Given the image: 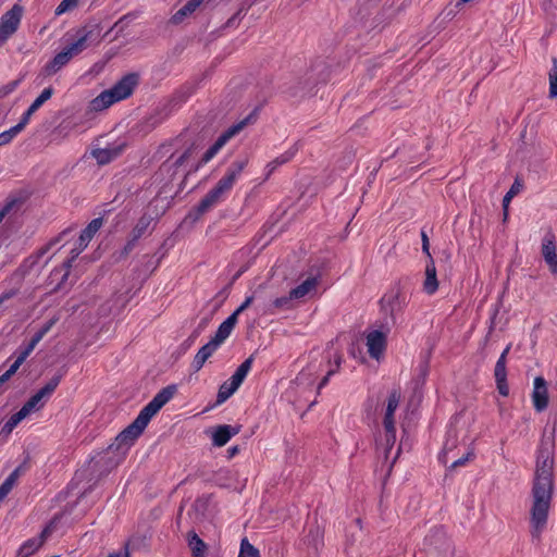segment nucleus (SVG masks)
I'll use <instances>...</instances> for the list:
<instances>
[{"instance_id": "35", "label": "nucleus", "mask_w": 557, "mask_h": 557, "mask_svg": "<svg viewBox=\"0 0 557 557\" xmlns=\"http://www.w3.org/2000/svg\"><path fill=\"white\" fill-rule=\"evenodd\" d=\"M238 557H260L259 550L244 537L240 542V550Z\"/></svg>"}, {"instance_id": "3", "label": "nucleus", "mask_w": 557, "mask_h": 557, "mask_svg": "<svg viewBox=\"0 0 557 557\" xmlns=\"http://www.w3.org/2000/svg\"><path fill=\"white\" fill-rule=\"evenodd\" d=\"M139 75L137 73H128L123 76L110 89L103 90L99 96L89 103L91 111H102L113 103L128 98L135 87L138 85Z\"/></svg>"}, {"instance_id": "6", "label": "nucleus", "mask_w": 557, "mask_h": 557, "mask_svg": "<svg viewBox=\"0 0 557 557\" xmlns=\"http://www.w3.org/2000/svg\"><path fill=\"white\" fill-rule=\"evenodd\" d=\"M424 544L431 555L437 557H453L454 547L445 531L442 528H435L425 536Z\"/></svg>"}, {"instance_id": "42", "label": "nucleus", "mask_w": 557, "mask_h": 557, "mask_svg": "<svg viewBox=\"0 0 557 557\" xmlns=\"http://www.w3.org/2000/svg\"><path fill=\"white\" fill-rule=\"evenodd\" d=\"M21 82H22V77L8 83L7 85L1 86L0 87V99L5 98L10 94H12L17 88V86L20 85Z\"/></svg>"}, {"instance_id": "52", "label": "nucleus", "mask_w": 557, "mask_h": 557, "mask_svg": "<svg viewBox=\"0 0 557 557\" xmlns=\"http://www.w3.org/2000/svg\"><path fill=\"white\" fill-rule=\"evenodd\" d=\"M57 321H58V318L50 319L38 331L40 333H42V335L45 336L53 327V325L57 323Z\"/></svg>"}, {"instance_id": "32", "label": "nucleus", "mask_w": 557, "mask_h": 557, "mask_svg": "<svg viewBox=\"0 0 557 557\" xmlns=\"http://www.w3.org/2000/svg\"><path fill=\"white\" fill-rule=\"evenodd\" d=\"M102 219L97 218L94 219L81 233L82 242L85 244L86 240L90 242L95 234L100 230L102 226Z\"/></svg>"}, {"instance_id": "54", "label": "nucleus", "mask_w": 557, "mask_h": 557, "mask_svg": "<svg viewBox=\"0 0 557 557\" xmlns=\"http://www.w3.org/2000/svg\"><path fill=\"white\" fill-rule=\"evenodd\" d=\"M336 372V370H329L326 375L321 380L320 384L318 385V392H320L321 388H323L327 383L330 377Z\"/></svg>"}, {"instance_id": "30", "label": "nucleus", "mask_w": 557, "mask_h": 557, "mask_svg": "<svg viewBox=\"0 0 557 557\" xmlns=\"http://www.w3.org/2000/svg\"><path fill=\"white\" fill-rule=\"evenodd\" d=\"M203 0H189L182 9L173 15L174 23H181L185 16L191 14Z\"/></svg>"}, {"instance_id": "51", "label": "nucleus", "mask_w": 557, "mask_h": 557, "mask_svg": "<svg viewBox=\"0 0 557 557\" xmlns=\"http://www.w3.org/2000/svg\"><path fill=\"white\" fill-rule=\"evenodd\" d=\"M421 239H422V251L430 258V260L432 259L431 257V253H430V243H429V237L426 235V233L424 231L421 232Z\"/></svg>"}, {"instance_id": "48", "label": "nucleus", "mask_w": 557, "mask_h": 557, "mask_svg": "<svg viewBox=\"0 0 557 557\" xmlns=\"http://www.w3.org/2000/svg\"><path fill=\"white\" fill-rule=\"evenodd\" d=\"M20 292V286H14L8 290H4L2 294H0V305L4 301L15 297Z\"/></svg>"}, {"instance_id": "55", "label": "nucleus", "mask_w": 557, "mask_h": 557, "mask_svg": "<svg viewBox=\"0 0 557 557\" xmlns=\"http://www.w3.org/2000/svg\"><path fill=\"white\" fill-rule=\"evenodd\" d=\"M108 557H131L128 552V544H125L124 550L111 553Z\"/></svg>"}, {"instance_id": "22", "label": "nucleus", "mask_w": 557, "mask_h": 557, "mask_svg": "<svg viewBox=\"0 0 557 557\" xmlns=\"http://www.w3.org/2000/svg\"><path fill=\"white\" fill-rule=\"evenodd\" d=\"M71 59L72 57L69 54V52L65 49H63L49 63L45 65V74L48 76L55 74L65 64H67Z\"/></svg>"}, {"instance_id": "26", "label": "nucleus", "mask_w": 557, "mask_h": 557, "mask_svg": "<svg viewBox=\"0 0 557 557\" xmlns=\"http://www.w3.org/2000/svg\"><path fill=\"white\" fill-rule=\"evenodd\" d=\"M317 284L318 281L315 277H308L300 285L290 289V297H293L294 299L304 298L306 295H308L311 290L315 288Z\"/></svg>"}, {"instance_id": "23", "label": "nucleus", "mask_w": 557, "mask_h": 557, "mask_svg": "<svg viewBox=\"0 0 557 557\" xmlns=\"http://www.w3.org/2000/svg\"><path fill=\"white\" fill-rule=\"evenodd\" d=\"M237 320L234 314H231L225 321H223L220 326L218 327V331L212 337V342L220 346L232 333V330L234 329Z\"/></svg>"}, {"instance_id": "34", "label": "nucleus", "mask_w": 557, "mask_h": 557, "mask_svg": "<svg viewBox=\"0 0 557 557\" xmlns=\"http://www.w3.org/2000/svg\"><path fill=\"white\" fill-rule=\"evenodd\" d=\"M29 355L26 354L24 350L20 352L15 361L10 366V368L0 376V381L4 383L7 380H9L22 366V363L26 360V358Z\"/></svg>"}, {"instance_id": "60", "label": "nucleus", "mask_w": 557, "mask_h": 557, "mask_svg": "<svg viewBox=\"0 0 557 557\" xmlns=\"http://www.w3.org/2000/svg\"><path fill=\"white\" fill-rule=\"evenodd\" d=\"M449 451H450V448L448 447V443H447V444L445 445L444 454H443V457H442V458H444V462H447V459H446V458H447V456H448Z\"/></svg>"}, {"instance_id": "11", "label": "nucleus", "mask_w": 557, "mask_h": 557, "mask_svg": "<svg viewBox=\"0 0 557 557\" xmlns=\"http://www.w3.org/2000/svg\"><path fill=\"white\" fill-rule=\"evenodd\" d=\"M157 219V216H151L150 214H147L145 213L137 222V224L135 225V227L133 228L132 233H131V239L126 243L125 247H124V252L125 253H128L131 252L134 247H135V244L136 242L143 236L145 235L148 231H150L152 228V222Z\"/></svg>"}, {"instance_id": "49", "label": "nucleus", "mask_w": 557, "mask_h": 557, "mask_svg": "<svg viewBox=\"0 0 557 557\" xmlns=\"http://www.w3.org/2000/svg\"><path fill=\"white\" fill-rule=\"evenodd\" d=\"M35 112L33 110H30V108H28L25 113L23 114L22 116V120L18 124H16L14 127L15 129L20 133L25 126L26 124L29 122V119L30 116L34 114Z\"/></svg>"}, {"instance_id": "46", "label": "nucleus", "mask_w": 557, "mask_h": 557, "mask_svg": "<svg viewBox=\"0 0 557 557\" xmlns=\"http://www.w3.org/2000/svg\"><path fill=\"white\" fill-rule=\"evenodd\" d=\"M473 457V451L469 450L467 451L466 454H463L461 457L455 459L451 465H450V468L451 469H455L457 467H460V466H463L466 465V462H468L471 458Z\"/></svg>"}, {"instance_id": "45", "label": "nucleus", "mask_w": 557, "mask_h": 557, "mask_svg": "<svg viewBox=\"0 0 557 557\" xmlns=\"http://www.w3.org/2000/svg\"><path fill=\"white\" fill-rule=\"evenodd\" d=\"M44 338V335L42 333H40L39 331H37L35 333V335L33 336V338L30 339V342L28 343V345L23 349L26 354L30 355V352L35 349V347L37 346V344Z\"/></svg>"}, {"instance_id": "14", "label": "nucleus", "mask_w": 557, "mask_h": 557, "mask_svg": "<svg viewBox=\"0 0 557 557\" xmlns=\"http://www.w3.org/2000/svg\"><path fill=\"white\" fill-rule=\"evenodd\" d=\"M242 430L240 425L221 424L212 433V444L216 447L224 446L234 435Z\"/></svg>"}, {"instance_id": "27", "label": "nucleus", "mask_w": 557, "mask_h": 557, "mask_svg": "<svg viewBox=\"0 0 557 557\" xmlns=\"http://www.w3.org/2000/svg\"><path fill=\"white\" fill-rule=\"evenodd\" d=\"M239 385L234 384L232 380L224 382L218 392L216 395V405H221L226 401L237 389Z\"/></svg>"}, {"instance_id": "59", "label": "nucleus", "mask_w": 557, "mask_h": 557, "mask_svg": "<svg viewBox=\"0 0 557 557\" xmlns=\"http://www.w3.org/2000/svg\"><path fill=\"white\" fill-rule=\"evenodd\" d=\"M126 18H127V16H126V15H124L123 17H121L117 22H115V24L112 26V28H111V29H114V28H116V27H120V26L124 23V21H125Z\"/></svg>"}, {"instance_id": "63", "label": "nucleus", "mask_w": 557, "mask_h": 557, "mask_svg": "<svg viewBox=\"0 0 557 557\" xmlns=\"http://www.w3.org/2000/svg\"><path fill=\"white\" fill-rule=\"evenodd\" d=\"M7 212L8 211H0V223L3 221Z\"/></svg>"}, {"instance_id": "5", "label": "nucleus", "mask_w": 557, "mask_h": 557, "mask_svg": "<svg viewBox=\"0 0 557 557\" xmlns=\"http://www.w3.org/2000/svg\"><path fill=\"white\" fill-rule=\"evenodd\" d=\"M400 398H401L400 391L393 389L388 395L386 408L384 411L383 428H384L385 434H384V442L382 445L384 447V457L386 460L388 459L389 453L396 442V428H395L394 414H395L396 409L399 406Z\"/></svg>"}, {"instance_id": "28", "label": "nucleus", "mask_w": 557, "mask_h": 557, "mask_svg": "<svg viewBox=\"0 0 557 557\" xmlns=\"http://www.w3.org/2000/svg\"><path fill=\"white\" fill-rule=\"evenodd\" d=\"M253 361V357H248L234 372V374L231 376L230 380L233 381L234 384H238L239 386L244 382L245 377L247 376L248 372L251 369Z\"/></svg>"}, {"instance_id": "40", "label": "nucleus", "mask_w": 557, "mask_h": 557, "mask_svg": "<svg viewBox=\"0 0 557 557\" xmlns=\"http://www.w3.org/2000/svg\"><path fill=\"white\" fill-rule=\"evenodd\" d=\"M265 288V284H260L258 286V288L253 292L252 295L248 296L245 301L232 313L235 315V318L237 319L238 314L240 312H243L244 310H246L253 301V299L257 297V294L259 293L260 289H263Z\"/></svg>"}, {"instance_id": "13", "label": "nucleus", "mask_w": 557, "mask_h": 557, "mask_svg": "<svg viewBox=\"0 0 557 557\" xmlns=\"http://www.w3.org/2000/svg\"><path fill=\"white\" fill-rule=\"evenodd\" d=\"M367 347L370 357L379 359L386 347V334L382 331H372L367 335Z\"/></svg>"}, {"instance_id": "20", "label": "nucleus", "mask_w": 557, "mask_h": 557, "mask_svg": "<svg viewBox=\"0 0 557 557\" xmlns=\"http://www.w3.org/2000/svg\"><path fill=\"white\" fill-rule=\"evenodd\" d=\"M218 347L219 346L216 344L210 341L198 350L191 363L195 372H198L203 367L206 361L213 355Z\"/></svg>"}, {"instance_id": "25", "label": "nucleus", "mask_w": 557, "mask_h": 557, "mask_svg": "<svg viewBox=\"0 0 557 557\" xmlns=\"http://www.w3.org/2000/svg\"><path fill=\"white\" fill-rule=\"evenodd\" d=\"M187 541L193 557H205L207 545L195 531L188 532Z\"/></svg>"}, {"instance_id": "15", "label": "nucleus", "mask_w": 557, "mask_h": 557, "mask_svg": "<svg viewBox=\"0 0 557 557\" xmlns=\"http://www.w3.org/2000/svg\"><path fill=\"white\" fill-rule=\"evenodd\" d=\"M125 144H113L106 148H97L91 151V156L101 165L107 164L117 158L124 150Z\"/></svg>"}, {"instance_id": "64", "label": "nucleus", "mask_w": 557, "mask_h": 557, "mask_svg": "<svg viewBox=\"0 0 557 557\" xmlns=\"http://www.w3.org/2000/svg\"><path fill=\"white\" fill-rule=\"evenodd\" d=\"M508 211H503V222L507 221Z\"/></svg>"}, {"instance_id": "24", "label": "nucleus", "mask_w": 557, "mask_h": 557, "mask_svg": "<svg viewBox=\"0 0 557 557\" xmlns=\"http://www.w3.org/2000/svg\"><path fill=\"white\" fill-rule=\"evenodd\" d=\"M193 147L187 148L178 158L172 161V158L168 161H165L161 168V172H170L173 171V175L175 174L176 170L182 166L193 154Z\"/></svg>"}, {"instance_id": "10", "label": "nucleus", "mask_w": 557, "mask_h": 557, "mask_svg": "<svg viewBox=\"0 0 557 557\" xmlns=\"http://www.w3.org/2000/svg\"><path fill=\"white\" fill-rule=\"evenodd\" d=\"M383 308L388 311L393 323H395L396 314L401 312L407 306V298L403 292L397 288L384 296L381 300Z\"/></svg>"}, {"instance_id": "39", "label": "nucleus", "mask_w": 557, "mask_h": 557, "mask_svg": "<svg viewBox=\"0 0 557 557\" xmlns=\"http://www.w3.org/2000/svg\"><path fill=\"white\" fill-rule=\"evenodd\" d=\"M554 66L549 72V97L557 96V60L553 59Z\"/></svg>"}, {"instance_id": "16", "label": "nucleus", "mask_w": 557, "mask_h": 557, "mask_svg": "<svg viewBox=\"0 0 557 557\" xmlns=\"http://www.w3.org/2000/svg\"><path fill=\"white\" fill-rule=\"evenodd\" d=\"M51 534V528L46 527L38 537L27 540L18 549L17 557H29L38 550Z\"/></svg>"}, {"instance_id": "38", "label": "nucleus", "mask_w": 557, "mask_h": 557, "mask_svg": "<svg viewBox=\"0 0 557 557\" xmlns=\"http://www.w3.org/2000/svg\"><path fill=\"white\" fill-rule=\"evenodd\" d=\"M294 156V152H285L283 153L282 156L277 157L276 159H274L273 161H271L267 168L269 170L268 172V176L280 165L288 162Z\"/></svg>"}, {"instance_id": "17", "label": "nucleus", "mask_w": 557, "mask_h": 557, "mask_svg": "<svg viewBox=\"0 0 557 557\" xmlns=\"http://www.w3.org/2000/svg\"><path fill=\"white\" fill-rule=\"evenodd\" d=\"M92 32L91 28L87 27L77 30L76 39L64 48L72 58L78 55L88 47V40L91 38Z\"/></svg>"}, {"instance_id": "62", "label": "nucleus", "mask_w": 557, "mask_h": 557, "mask_svg": "<svg viewBox=\"0 0 557 557\" xmlns=\"http://www.w3.org/2000/svg\"><path fill=\"white\" fill-rule=\"evenodd\" d=\"M400 454V447H398L397 451H396V455L395 457L393 458L392 462H391V466H389V469L393 467V465L395 463L396 459L398 458Z\"/></svg>"}, {"instance_id": "33", "label": "nucleus", "mask_w": 557, "mask_h": 557, "mask_svg": "<svg viewBox=\"0 0 557 557\" xmlns=\"http://www.w3.org/2000/svg\"><path fill=\"white\" fill-rule=\"evenodd\" d=\"M21 467H17L14 471H12L9 476L3 481L0 485V497L4 498L13 488L20 476Z\"/></svg>"}, {"instance_id": "37", "label": "nucleus", "mask_w": 557, "mask_h": 557, "mask_svg": "<svg viewBox=\"0 0 557 557\" xmlns=\"http://www.w3.org/2000/svg\"><path fill=\"white\" fill-rule=\"evenodd\" d=\"M522 189V184L516 180L515 183L511 185L510 189L508 190V193L505 195L504 199H503V209H507L509 203H510V200L516 196L518 195Z\"/></svg>"}, {"instance_id": "44", "label": "nucleus", "mask_w": 557, "mask_h": 557, "mask_svg": "<svg viewBox=\"0 0 557 557\" xmlns=\"http://www.w3.org/2000/svg\"><path fill=\"white\" fill-rule=\"evenodd\" d=\"M294 298L288 296L278 297L273 301V306L277 309H289L292 307V300Z\"/></svg>"}, {"instance_id": "29", "label": "nucleus", "mask_w": 557, "mask_h": 557, "mask_svg": "<svg viewBox=\"0 0 557 557\" xmlns=\"http://www.w3.org/2000/svg\"><path fill=\"white\" fill-rule=\"evenodd\" d=\"M27 416L28 414L21 408L16 413L12 414L3 424L1 433L9 435L17 426V424Z\"/></svg>"}, {"instance_id": "9", "label": "nucleus", "mask_w": 557, "mask_h": 557, "mask_svg": "<svg viewBox=\"0 0 557 557\" xmlns=\"http://www.w3.org/2000/svg\"><path fill=\"white\" fill-rule=\"evenodd\" d=\"M246 125L245 121H242L222 133L215 143L203 153L201 160L196 165L195 170H198L201 165L207 164L211 161L215 154L224 147V145L235 135H237Z\"/></svg>"}, {"instance_id": "50", "label": "nucleus", "mask_w": 557, "mask_h": 557, "mask_svg": "<svg viewBox=\"0 0 557 557\" xmlns=\"http://www.w3.org/2000/svg\"><path fill=\"white\" fill-rule=\"evenodd\" d=\"M495 381H496V387H497L498 393L504 397L508 396L509 386L507 384V379L495 380Z\"/></svg>"}, {"instance_id": "4", "label": "nucleus", "mask_w": 557, "mask_h": 557, "mask_svg": "<svg viewBox=\"0 0 557 557\" xmlns=\"http://www.w3.org/2000/svg\"><path fill=\"white\" fill-rule=\"evenodd\" d=\"M248 164V158L244 157L235 160L226 170L223 177L219 180L216 185L202 198L199 209H207L214 206L218 200L235 184L237 177Z\"/></svg>"}, {"instance_id": "2", "label": "nucleus", "mask_w": 557, "mask_h": 557, "mask_svg": "<svg viewBox=\"0 0 557 557\" xmlns=\"http://www.w3.org/2000/svg\"><path fill=\"white\" fill-rule=\"evenodd\" d=\"M175 393V385H169L159 391L139 411L137 418L115 437L114 442L108 447V451H116L120 458L124 457L152 417L173 398Z\"/></svg>"}, {"instance_id": "12", "label": "nucleus", "mask_w": 557, "mask_h": 557, "mask_svg": "<svg viewBox=\"0 0 557 557\" xmlns=\"http://www.w3.org/2000/svg\"><path fill=\"white\" fill-rule=\"evenodd\" d=\"M532 401L536 411H544L548 406V391L546 381L542 376L534 379Z\"/></svg>"}, {"instance_id": "7", "label": "nucleus", "mask_w": 557, "mask_h": 557, "mask_svg": "<svg viewBox=\"0 0 557 557\" xmlns=\"http://www.w3.org/2000/svg\"><path fill=\"white\" fill-rule=\"evenodd\" d=\"M62 374L53 375L40 389H38L22 407L29 414L32 411L39 410L44 406V399L49 398L60 384Z\"/></svg>"}, {"instance_id": "1", "label": "nucleus", "mask_w": 557, "mask_h": 557, "mask_svg": "<svg viewBox=\"0 0 557 557\" xmlns=\"http://www.w3.org/2000/svg\"><path fill=\"white\" fill-rule=\"evenodd\" d=\"M555 431V423L544 431L536 460L532 488L533 502L530 511L531 535L536 541H540L543 531L546 529L554 492Z\"/></svg>"}, {"instance_id": "36", "label": "nucleus", "mask_w": 557, "mask_h": 557, "mask_svg": "<svg viewBox=\"0 0 557 557\" xmlns=\"http://www.w3.org/2000/svg\"><path fill=\"white\" fill-rule=\"evenodd\" d=\"M53 95L52 87L45 88L41 94L34 100L29 106L30 110L36 112L46 101H48Z\"/></svg>"}, {"instance_id": "56", "label": "nucleus", "mask_w": 557, "mask_h": 557, "mask_svg": "<svg viewBox=\"0 0 557 557\" xmlns=\"http://www.w3.org/2000/svg\"><path fill=\"white\" fill-rule=\"evenodd\" d=\"M202 212H203V211H194V213H189V214L184 219V223H187V222H188V220H190V222H191V223H194L195 221H197V220L200 218V215H201V213H202Z\"/></svg>"}, {"instance_id": "41", "label": "nucleus", "mask_w": 557, "mask_h": 557, "mask_svg": "<svg viewBox=\"0 0 557 557\" xmlns=\"http://www.w3.org/2000/svg\"><path fill=\"white\" fill-rule=\"evenodd\" d=\"M79 0H62L55 9V15H61L77 7Z\"/></svg>"}, {"instance_id": "21", "label": "nucleus", "mask_w": 557, "mask_h": 557, "mask_svg": "<svg viewBox=\"0 0 557 557\" xmlns=\"http://www.w3.org/2000/svg\"><path fill=\"white\" fill-rule=\"evenodd\" d=\"M438 288V281L436 277V268L434 264V260L431 259L425 267V280L423 282V290L433 295Z\"/></svg>"}, {"instance_id": "8", "label": "nucleus", "mask_w": 557, "mask_h": 557, "mask_svg": "<svg viewBox=\"0 0 557 557\" xmlns=\"http://www.w3.org/2000/svg\"><path fill=\"white\" fill-rule=\"evenodd\" d=\"M23 9L14 4L0 18V45L4 44L18 28Z\"/></svg>"}, {"instance_id": "18", "label": "nucleus", "mask_w": 557, "mask_h": 557, "mask_svg": "<svg viewBox=\"0 0 557 557\" xmlns=\"http://www.w3.org/2000/svg\"><path fill=\"white\" fill-rule=\"evenodd\" d=\"M32 191L28 188H22L12 191L5 200L3 209H18L23 206H29Z\"/></svg>"}, {"instance_id": "47", "label": "nucleus", "mask_w": 557, "mask_h": 557, "mask_svg": "<svg viewBox=\"0 0 557 557\" xmlns=\"http://www.w3.org/2000/svg\"><path fill=\"white\" fill-rule=\"evenodd\" d=\"M70 253H71V257L64 262L66 272L63 275V280H65L69 276V270L71 269L72 263L75 261V259L79 256L81 251H78L77 248H72Z\"/></svg>"}, {"instance_id": "61", "label": "nucleus", "mask_w": 557, "mask_h": 557, "mask_svg": "<svg viewBox=\"0 0 557 557\" xmlns=\"http://www.w3.org/2000/svg\"><path fill=\"white\" fill-rule=\"evenodd\" d=\"M335 363H336V371L337 369L341 367V363H342V356L341 355H337L336 358H335Z\"/></svg>"}, {"instance_id": "43", "label": "nucleus", "mask_w": 557, "mask_h": 557, "mask_svg": "<svg viewBox=\"0 0 557 557\" xmlns=\"http://www.w3.org/2000/svg\"><path fill=\"white\" fill-rule=\"evenodd\" d=\"M17 134L18 132L14 126L8 131L2 132L0 134V147L9 144Z\"/></svg>"}, {"instance_id": "58", "label": "nucleus", "mask_w": 557, "mask_h": 557, "mask_svg": "<svg viewBox=\"0 0 557 557\" xmlns=\"http://www.w3.org/2000/svg\"><path fill=\"white\" fill-rule=\"evenodd\" d=\"M239 453V447L236 445V446H232L227 449V457L228 458H233L234 456H236L237 454Z\"/></svg>"}, {"instance_id": "31", "label": "nucleus", "mask_w": 557, "mask_h": 557, "mask_svg": "<svg viewBox=\"0 0 557 557\" xmlns=\"http://www.w3.org/2000/svg\"><path fill=\"white\" fill-rule=\"evenodd\" d=\"M509 350H510V345H508L504 349V351L502 352V355L499 356V358L495 364V369H494L495 380L507 379L506 362H507V355H508Z\"/></svg>"}, {"instance_id": "57", "label": "nucleus", "mask_w": 557, "mask_h": 557, "mask_svg": "<svg viewBox=\"0 0 557 557\" xmlns=\"http://www.w3.org/2000/svg\"><path fill=\"white\" fill-rule=\"evenodd\" d=\"M88 244H89V242H88V240H86V242H85V245H84V243L82 242V236L79 235V238H78V240L76 242V244H75V247H74V248H77V250L82 252V251H83V250L88 246Z\"/></svg>"}, {"instance_id": "53", "label": "nucleus", "mask_w": 557, "mask_h": 557, "mask_svg": "<svg viewBox=\"0 0 557 557\" xmlns=\"http://www.w3.org/2000/svg\"><path fill=\"white\" fill-rule=\"evenodd\" d=\"M72 232V228H66L64 230L58 237L53 238L49 244H48V247L47 249H49L51 246L55 245L57 243H59L60 240H62L67 234H70Z\"/></svg>"}, {"instance_id": "19", "label": "nucleus", "mask_w": 557, "mask_h": 557, "mask_svg": "<svg viewBox=\"0 0 557 557\" xmlns=\"http://www.w3.org/2000/svg\"><path fill=\"white\" fill-rule=\"evenodd\" d=\"M556 246H555V235L553 232H549L542 245V253L546 260V262L549 264V268L553 273L557 272V259H556Z\"/></svg>"}]
</instances>
